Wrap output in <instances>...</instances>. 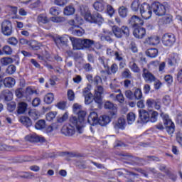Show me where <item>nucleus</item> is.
Here are the masks:
<instances>
[{"label": "nucleus", "mask_w": 182, "mask_h": 182, "mask_svg": "<svg viewBox=\"0 0 182 182\" xmlns=\"http://www.w3.org/2000/svg\"><path fill=\"white\" fill-rule=\"evenodd\" d=\"M80 14L82 16H84L85 21H87V22L97 23L98 25H102V23L105 22V18H103L102 14L95 13L92 16L87 8L81 7Z\"/></svg>", "instance_id": "1"}, {"label": "nucleus", "mask_w": 182, "mask_h": 182, "mask_svg": "<svg viewBox=\"0 0 182 182\" xmlns=\"http://www.w3.org/2000/svg\"><path fill=\"white\" fill-rule=\"evenodd\" d=\"M161 117L162 118V120L164 122V125L163 123H159L155 126L156 129H158V130H164L165 127L168 134H173V133H174L176 127L174 125V122L171 121V119H170L168 114H165L164 112L161 113Z\"/></svg>", "instance_id": "2"}, {"label": "nucleus", "mask_w": 182, "mask_h": 182, "mask_svg": "<svg viewBox=\"0 0 182 182\" xmlns=\"http://www.w3.org/2000/svg\"><path fill=\"white\" fill-rule=\"evenodd\" d=\"M99 116L95 112H92L88 116L87 122L90 126H96L100 124V126H107L111 122L110 117L108 115H102L98 118Z\"/></svg>", "instance_id": "3"}, {"label": "nucleus", "mask_w": 182, "mask_h": 182, "mask_svg": "<svg viewBox=\"0 0 182 182\" xmlns=\"http://www.w3.org/2000/svg\"><path fill=\"white\" fill-rule=\"evenodd\" d=\"M112 32L115 37L120 38L125 36L127 38L130 35V30L128 26H123L121 28L118 26H114L112 27Z\"/></svg>", "instance_id": "4"}, {"label": "nucleus", "mask_w": 182, "mask_h": 182, "mask_svg": "<svg viewBox=\"0 0 182 182\" xmlns=\"http://www.w3.org/2000/svg\"><path fill=\"white\" fill-rule=\"evenodd\" d=\"M152 11L158 16H163L166 15L167 7L164 4H161L159 2L154 3L151 5Z\"/></svg>", "instance_id": "5"}, {"label": "nucleus", "mask_w": 182, "mask_h": 182, "mask_svg": "<svg viewBox=\"0 0 182 182\" xmlns=\"http://www.w3.org/2000/svg\"><path fill=\"white\" fill-rule=\"evenodd\" d=\"M139 11L143 19H150L151 18V14H153V12L149 4L146 3L141 4Z\"/></svg>", "instance_id": "6"}, {"label": "nucleus", "mask_w": 182, "mask_h": 182, "mask_svg": "<svg viewBox=\"0 0 182 182\" xmlns=\"http://www.w3.org/2000/svg\"><path fill=\"white\" fill-rule=\"evenodd\" d=\"M1 31L5 36H11L14 30L12 28V23L9 20H4L1 23Z\"/></svg>", "instance_id": "7"}, {"label": "nucleus", "mask_w": 182, "mask_h": 182, "mask_svg": "<svg viewBox=\"0 0 182 182\" xmlns=\"http://www.w3.org/2000/svg\"><path fill=\"white\" fill-rule=\"evenodd\" d=\"M161 41L164 46L171 48L176 43V36L169 33L164 34L162 36Z\"/></svg>", "instance_id": "8"}, {"label": "nucleus", "mask_w": 182, "mask_h": 182, "mask_svg": "<svg viewBox=\"0 0 182 182\" xmlns=\"http://www.w3.org/2000/svg\"><path fill=\"white\" fill-rule=\"evenodd\" d=\"M82 121L78 119L76 117H71L70 118L69 125L73 127V129H77L78 133L82 134Z\"/></svg>", "instance_id": "9"}, {"label": "nucleus", "mask_w": 182, "mask_h": 182, "mask_svg": "<svg viewBox=\"0 0 182 182\" xmlns=\"http://www.w3.org/2000/svg\"><path fill=\"white\" fill-rule=\"evenodd\" d=\"M25 140H26V141H30L31 143H45V138H43V136H39L36 134L27 135L25 137Z\"/></svg>", "instance_id": "10"}, {"label": "nucleus", "mask_w": 182, "mask_h": 182, "mask_svg": "<svg viewBox=\"0 0 182 182\" xmlns=\"http://www.w3.org/2000/svg\"><path fill=\"white\" fill-rule=\"evenodd\" d=\"M104 92L103 87L98 85L95 89L94 100L98 105H102V95Z\"/></svg>", "instance_id": "11"}, {"label": "nucleus", "mask_w": 182, "mask_h": 182, "mask_svg": "<svg viewBox=\"0 0 182 182\" xmlns=\"http://www.w3.org/2000/svg\"><path fill=\"white\" fill-rule=\"evenodd\" d=\"M142 77L147 83L156 82V77L146 68L143 69Z\"/></svg>", "instance_id": "12"}, {"label": "nucleus", "mask_w": 182, "mask_h": 182, "mask_svg": "<svg viewBox=\"0 0 182 182\" xmlns=\"http://www.w3.org/2000/svg\"><path fill=\"white\" fill-rule=\"evenodd\" d=\"M129 23L132 26V28H136L142 26L144 22L143 20L139 18V16H132L129 21Z\"/></svg>", "instance_id": "13"}, {"label": "nucleus", "mask_w": 182, "mask_h": 182, "mask_svg": "<svg viewBox=\"0 0 182 182\" xmlns=\"http://www.w3.org/2000/svg\"><path fill=\"white\" fill-rule=\"evenodd\" d=\"M70 40L73 45V48L74 50H80L82 49V38H76L75 37H70Z\"/></svg>", "instance_id": "14"}, {"label": "nucleus", "mask_w": 182, "mask_h": 182, "mask_svg": "<svg viewBox=\"0 0 182 182\" xmlns=\"http://www.w3.org/2000/svg\"><path fill=\"white\" fill-rule=\"evenodd\" d=\"M107 5V4L105 2V0H95V2H94L93 4V7L95 11H97L98 12H103L106 9Z\"/></svg>", "instance_id": "15"}, {"label": "nucleus", "mask_w": 182, "mask_h": 182, "mask_svg": "<svg viewBox=\"0 0 182 182\" xmlns=\"http://www.w3.org/2000/svg\"><path fill=\"white\" fill-rule=\"evenodd\" d=\"M180 63V56L178 53H172L168 58V65L169 66H177Z\"/></svg>", "instance_id": "16"}, {"label": "nucleus", "mask_w": 182, "mask_h": 182, "mask_svg": "<svg viewBox=\"0 0 182 182\" xmlns=\"http://www.w3.org/2000/svg\"><path fill=\"white\" fill-rule=\"evenodd\" d=\"M76 130L70 124L64 125L61 129L62 134L64 136H73Z\"/></svg>", "instance_id": "17"}, {"label": "nucleus", "mask_w": 182, "mask_h": 182, "mask_svg": "<svg viewBox=\"0 0 182 182\" xmlns=\"http://www.w3.org/2000/svg\"><path fill=\"white\" fill-rule=\"evenodd\" d=\"M133 35L137 39H143L146 36V28L136 27L133 31Z\"/></svg>", "instance_id": "18"}, {"label": "nucleus", "mask_w": 182, "mask_h": 182, "mask_svg": "<svg viewBox=\"0 0 182 182\" xmlns=\"http://www.w3.org/2000/svg\"><path fill=\"white\" fill-rule=\"evenodd\" d=\"M105 109H108L109 110H112L111 115L112 117H116L117 114V107L114 105V104L112 103L109 101H107L105 104Z\"/></svg>", "instance_id": "19"}, {"label": "nucleus", "mask_w": 182, "mask_h": 182, "mask_svg": "<svg viewBox=\"0 0 182 182\" xmlns=\"http://www.w3.org/2000/svg\"><path fill=\"white\" fill-rule=\"evenodd\" d=\"M1 99H4L5 102H11L14 97V94L9 90H4L1 92Z\"/></svg>", "instance_id": "20"}, {"label": "nucleus", "mask_w": 182, "mask_h": 182, "mask_svg": "<svg viewBox=\"0 0 182 182\" xmlns=\"http://www.w3.org/2000/svg\"><path fill=\"white\" fill-rule=\"evenodd\" d=\"M110 88L114 93H119L116 95V99L119 102V103H123V102H124V97L123 96V94H122L120 89H116V87L112 84L110 85Z\"/></svg>", "instance_id": "21"}, {"label": "nucleus", "mask_w": 182, "mask_h": 182, "mask_svg": "<svg viewBox=\"0 0 182 182\" xmlns=\"http://www.w3.org/2000/svg\"><path fill=\"white\" fill-rule=\"evenodd\" d=\"M146 43H148L149 45H159L160 43V38L156 36H151L146 38L145 40Z\"/></svg>", "instance_id": "22"}, {"label": "nucleus", "mask_w": 182, "mask_h": 182, "mask_svg": "<svg viewBox=\"0 0 182 182\" xmlns=\"http://www.w3.org/2000/svg\"><path fill=\"white\" fill-rule=\"evenodd\" d=\"M139 117L142 123H147L150 121V114L144 109L139 111Z\"/></svg>", "instance_id": "23"}, {"label": "nucleus", "mask_w": 182, "mask_h": 182, "mask_svg": "<svg viewBox=\"0 0 182 182\" xmlns=\"http://www.w3.org/2000/svg\"><path fill=\"white\" fill-rule=\"evenodd\" d=\"M71 31L74 36H83V35H85V29L82 28V27L79 26L72 27Z\"/></svg>", "instance_id": "24"}, {"label": "nucleus", "mask_w": 182, "mask_h": 182, "mask_svg": "<svg viewBox=\"0 0 182 182\" xmlns=\"http://www.w3.org/2000/svg\"><path fill=\"white\" fill-rule=\"evenodd\" d=\"M128 68H129V69H131L132 72L134 73H140V68L136 63L134 60L129 62Z\"/></svg>", "instance_id": "25"}, {"label": "nucleus", "mask_w": 182, "mask_h": 182, "mask_svg": "<svg viewBox=\"0 0 182 182\" xmlns=\"http://www.w3.org/2000/svg\"><path fill=\"white\" fill-rule=\"evenodd\" d=\"M28 109V104L24 102H19L17 107L18 114H23Z\"/></svg>", "instance_id": "26"}, {"label": "nucleus", "mask_w": 182, "mask_h": 182, "mask_svg": "<svg viewBox=\"0 0 182 182\" xmlns=\"http://www.w3.org/2000/svg\"><path fill=\"white\" fill-rule=\"evenodd\" d=\"M68 36H63V37H57L55 39V42L57 45V46H59V45H63V46H65L68 45Z\"/></svg>", "instance_id": "27"}, {"label": "nucleus", "mask_w": 182, "mask_h": 182, "mask_svg": "<svg viewBox=\"0 0 182 182\" xmlns=\"http://www.w3.org/2000/svg\"><path fill=\"white\" fill-rule=\"evenodd\" d=\"M37 22L39 24H46L49 23V18H48V16L45 14H39L37 17Z\"/></svg>", "instance_id": "28"}, {"label": "nucleus", "mask_w": 182, "mask_h": 182, "mask_svg": "<svg viewBox=\"0 0 182 182\" xmlns=\"http://www.w3.org/2000/svg\"><path fill=\"white\" fill-rule=\"evenodd\" d=\"M15 79L11 77H6L4 80V85L6 87H13V86H15Z\"/></svg>", "instance_id": "29"}, {"label": "nucleus", "mask_w": 182, "mask_h": 182, "mask_svg": "<svg viewBox=\"0 0 182 182\" xmlns=\"http://www.w3.org/2000/svg\"><path fill=\"white\" fill-rule=\"evenodd\" d=\"M124 124H126V119L124 118L118 119L117 122L114 124V129H124Z\"/></svg>", "instance_id": "30"}, {"label": "nucleus", "mask_w": 182, "mask_h": 182, "mask_svg": "<svg viewBox=\"0 0 182 182\" xmlns=\"http://www.w3.org/2000/svg\"><path fill=\"white\" fill-rule=\"evenodd\" d=\"M146 55L149 58H156L157 55H159V50L157 48H149L146 50Z\"/></svg>", "instance_id": "31"}, {"label": "nucleus", "mask_w": 182, "mask_h": 182, "mask_svg": "<svg viewBox=\"0 0 182 182\" xmlns=\"http://www.w3.org/2000/svg\"><path fill=\"white\" fill-rule=\"evenodd\" d=\"M20 122L22 123V124H23V126H26V127H31V126H32V121L28 117H21Z\"/></svg>", "instance_id": "32"}, {"label": "nucleus", "mask_w": 182, "mask_h": 182, "mask_svg": "<svg viewBox=\"0 0 182 182\" xmlns=\"http://www.w3.org/2000/svg\"><path fill=\"white\" fill-rule=\"evenodd\" d=\"M54 99H55V95H53V93L49 92L44 97V102L47 105H50L53 103Z\"/></svg>", "instance_id": "33"}, {"label": "nucleus", "mask_w": 182, "mask_h": 182, "mask_svg": "<svg viewBox=\"0 0 182 182\" xmlns=\"http://www.w3.org/2000/svg\"><path fill=\"white\" fill-rule=\"evenodd\" d=\"M9 11H10L11 15H14L11 16L12 19H18L19 18V16L16 15L18 14V7L14 6H9Z\"/></svg>", "instance_id": "34"}, {"label": "nucleus", "mask_w": 182, "mask_h": 182, "mask_svg": "<svg viewBox=\"0 0 182 182\" xmlns=\"http://www.w3.org/2000/svg\"><path fill=\"white\" fill-rule=\"evenodd\" d=\"M95 45V41L90 39H82V48H85V49H89V48H92Z\"/></svg>", "instance_id": "35"}, {"label": "nucleus", "mask_w": 182, "mask_h": 182, "mask_svg": "<svg viewBox=\"0 0 182 182\" xmlns=\"http://www.w3.org/2000/svg\"><path fill=\"white\" fill-rule=\"evenodd\" d=\"M127 12H129V10L124 6H120L118 9V14L121 18H126L127 16Z\"/></svg>", "instance_id": "36"}, {"label": "nucleus", "mask_w": 182, "mask_h": 182, "mask_svg": "<svg viewBox=\"0 0 182 182\" xmlns=\"http://www.w3.org/2000/svg\"><path fill=\"white\" fill-rule=\"evenodd\" d=\"M140 6H141V4H140V1L134 0L131 4V9L134 12H137V11L140 9Z\"/></svg>", "instance_id": "37"}, {"label": "nucleus", "mask_w": 182, "mask_h": 182, "mask_svg": "<svg viewBox=\"0 0 182 182\" xmlns=\"http://www.w3.org/2000/svg\"><path fill=\"white\" fill-rule=\"evenodd\" d=\"M45 127H46V122L43 119L38 120L35 124V128L37 130H42Z\"/></svg>", "instance_id": "38"}, {"label": "nucleus", "mask_w": 182, "mask_h": 182, "mask_svg": "<svg viewBox=\"0 0 182 182\" xmlns=\"http://www.w3.org/2000/svg\"><path fill=\"white\" fill-rule=\"evenodd\" d=\"M1 63L3 66H8V65L14 63V60L11 57H4L1 59Z\"/></svg>", "instance_id": "39"}, {"label": "nucleus", "mask_w": 182, "mask_h": 182, "mask_svg": "<svg viewBox=\"0 0 182 182\" xmlns=\"http://www.w3.org/2000/svg\"><path fill=\"white\" fill-rule=\"evenodd\" d=\"M64 15L69 16L75 14V8L72 6H68L64 9Z\"/></svg>", "instance_id": "40"}, {"label": "nucleus", "mask_w": 182, "mask_h": 182, "mask_svg": "<svg viewBox=\"0 0 182 182\" xmlns=\"http://www.w3.org/2000/svg\"><path fill=\"white\" fill-rule=\"evenodd\" d=\"M2 50L4 55H6L7 56H11V55H12V53H14V50L12 49V48L8 45L3 46Z\"/></svg>", "instance_id": "41"}, {"label": "nucleus", "mask_w": 182, "mask_h": 182, "mask_svg": "<svg viewBox=\"0 0 182 182\" xmlns=\"http://www.w3.org/2000/svg\"><path fill=\"white\" fill-rule=\"evenodd\" d=\"M0 150H6V151H15V150H16V148H15V146H9L0 143Z\"/></svg>", "instance_id": "42"}, {"label": "nucleus", "mask_w": 182, "mask_h": 182, "mask_svg": "<svg viewBox=\"0 0 182 182\" xmlns=\"http://www.w3.org/2000/svg\"><path fill=\"white\" fill-rule=\"evenodd\" d=\"M143 97V92H141V89L137 88L135 90L134 92V100H140Z\"/></svg>", "instance_id": "43"}, {"label": "nucleus", "mask_w": 182, "mask_h": 182, "mask_svg": "<svg viewBox=\"0 0 182 182\" xmlns=\"http://www.w3.org/2000/svg\"><path fill=\"white\" fill-rule=\"evenodd\" d=\"M127 119L129 124H133V123H134V120H136V114L129 112L127 115Z\"/></svg>", "instance_id": "44"}, {"label": "nucleus", "mask_w": 182, "mask_h": 182, "mask_svg": "<svg viewBox=\"0 0 182 182\" xmlns=\"http://www.w3.org/2000/svg\"><path fill=\"white\" fill-rule=\"evenodd\" d=\"M75 165L76 167H78V168L83 170L87 168V166H86V161L83 160L76 161Z\"/></svg>", "instance_id": "45"}, {"label": "nucleus", "mask_w": 182, "mask_h": 182, "mask_svg": "<svg viewBox=\"0 0 182 182\" xmlns=\"http://www.w3.org/2000/svg\"><path fill=\"white\" fill-rule=\"evenodd\" d=\"M122 76L124 79H132V72L129 68H124L122 73Z\"/></svg>", "instance_id": "46"}, {"label": "nucleus", "mask_w": 182, "mask_h": 182, "mask_svg": "<svg viewBox=\"0 0 182 182\" xmlns=\"http://www.w3.org/2000/svg\"><path fill=\"white\" fill-rule=\"evenodd\" d=\"M49 14L53 15V16H58L60 14V10L58 7H51Z\"/></svg>", "instance_id": "47"}, {"label": "nucleus", "mask_w": 182, "mask_h": 182, "mask_svg": "<svg viewBox=\"0 0 182 182\" xmlns=\"http://www.w3.org/2000/svg\"><path fill=\"white\" fill-rule=\"evenodd\" d=\"M56 114H58V112H48L46 114V120H48V122H52V120H53V119L56 117Z\"/></svg>", "instance_id": "48"}, {"label": "nucleus", "mask_w": 182, "mask_h": 182, "mask_svg": "<svg viewBox=\"0 0 182 182\" xmlns=\"http://www.w3.org/2000/svg\"><path fill=\"white\" fill-rule=\"evenodd\" d=\"M159 117V112L154 111L151 114V117L149 118L150 122L151 123H156L157 122V119Z\"/></svg>", "instance_id": "49"}, {"label": "nucleus", "mask_w": 182, "mask_h": 182, "mask_svg": "<svg viewBox=\"0 0 182 182\" xmlns=\"http://www.w3.org/2000/svg\"><path fill=\"white\" fill-rule=\"evenodd\" d=\"M124 95L127 99H128L129 100H134V93H133L132 90H126Z\"/></svg>", "instance_id": "50"}, {"label": "nucleus", "mask_w": 182, "mask_h": 182, "mask_svg": "<svg viewBox=\"0 0 182 182\" xmlns=\"http://www.w3.org/2000/svg\"><path fill=\"white\" fill-rule=\"evenodd\" d=\"M7 43L11 46H16L18 45V39L15 37H10L7 39Z\"/></svg>", "instance_id": "51"}, {"label": "nucleus", "mask_w": 182, "mask_h": 182, "mask_svg": "<svg viewBox=\"0 0 182 182\" xmlns=\"http://www.w3.org/2000/svg\"><path fill=\"white\" fill-rule=\"evenodd\" d=\"M6 72L9 75H14V73H15V72H16V67L14 65H10L8 66Z\"/></svg>", "instance_id": "52"}, {"label": "nucleus", "mask_w": 182, "mask_h": 182, "mask_svg": "<svg viewBox=\"0 0 182 182\" xmlns=\"http://www.w3.org/2000/svg\"><path fill=\"white\" fill-rule=\"evenodd\" d=\"M110 71H108L107 73L108 75H112V73H113L114 75V73H117V71L119 70V66L117 65V64L114 63L111 65L110 67Z\"/></svg>", "instance_id": "53"}, {"label": "nucleus", "mask_w": 182, "mask_h": 182, "mask_svg": "<svg viewBox=\"0 0 182 182\" xmlns=\"http://www.w3.org/2000/svg\"><path fill=\"white\" fill-rule=\"evenodd\" d=\"M76 114H77L78 119L81 122V123H83V120H85V117L86 116V112L80 110L77 112Z\"/></svg>", "instance_id": "54"}, {"label": "nucleus", "mask_w": 182, "mask_h": 182, "mask_svg": "<svg viewBox=\"0 0 182 182\" xmlns=\"http://www.w3.org/2000/svg\"><path fill=\"white\" fill-rule=\"evenodd\" d=\"M50 21H52V22H55V23H59L60 22H65V19L64 17L56 16L51 17Z\"/></svg>", "instance_id": "55"}, {"label": "nucleus", "mask_w": 182, "mask_h": 182, "mask_svg": "<svg viewBox=\"0 0 182 182\" xmlns=\"http://www.w3.org/2000/svg\"><path fill=\"white\" fill-rule=\"evenodd\" d=\"M107 12L109 16L114 15V9L110 4H107Z\"/></svg>", "instance_id": "56"}, {"label": "nucleus", "mask_w": 182, "mask_h": 182, "mask_svg": "<svg viewBox=\"0 0 182 182\" xmlns=\"http://www.w3.org/2000/svg\"><path fill=\"white\" fill-rule=\"evenodd\" d=\"M156 103V100L154 99H148L146 100V105L149 109H153L154 107V104Z\"/></svg>", "instance_id": "57"}, {"label": "nucleus", "mask_w": 182, "mask_h": 182, "mask_svg": "<svg viewBox=\"0 0 182 182\" xmlns=\"http://www.w3.org/2000/svg\"><path fill=\"white\" fill-rule=\"evenodd\" d=\"M28 116H30L33 120H37V119L39 117L38 113L35 110H30L28 112Z\"/></svg>", "instance_id": "58"}, {"label": "nucleus", "mask_w": 182, "mask_h": 182, "mask_svg": "<svg viewBox=\"0 0 182 182\" xmlns=\"http://www.w3.org/2000/svg\"><path fill=\"white\" fill-rule=\"evenodd\" d=\"M68 117H69V115L65 112L62 117L57 119V122L58 123H63V122H66V120H68Z\"/></svg>", "instance_id": "59"}, {"label": "nucleus", "mask_w": 182, "mask_h": 182, "mask_svg": "<svg viewBox=\"0 0 182 182\" xmlns=\"http://www.w3.org/2000/svg\"><path fill=\"white\" fill-rule=\"evenodd\" d=\"M15 109H16V104L15 102H10L7 105L9 112H12Z\"/></svg>", "instance_id": "60"}, {"label": "nucleus", "mask_w": 182, "mask_h": 182, "mask_svg": "<svg viewBox=\"0 0 182 182\" xmlns=\"http://www.w3.org/2000/svg\"><path fill=\"white\" fill-rule=\"evenodd\" d=\"M83 69L85 72H93V67L90 63L84 64Z\"/></svg>", "instance_id": "61"}, {"label": "nucleus", "mask_w": 182, "mask_h": 182, "mask_svg": "<svg viewBox=\"0 0 182 182\" xmlns=\"http://www.w3.org/2000/svg\"><path fill=\"white\" fill-rule=\"evenodd\" d=\"M54 4L58 6H63L68 4V0H55Z\"/></svg>", "instance_id": "62"}, {"label": "nucleus", "mask_w": 182, "mask_h": 182, "mask_svg": "<svg viewBox=\"0 0 182 182\" xmlns=\"http://www.w3.org/2000/svg\"><path fill=\"white\" fill-rule=\"evenodd\" d=\"M56 107L61 110H65L66 109V102L61 101L57 103Z\"/></svg>", "instance_id": "63"}, {"label": "nucleus", "mask_w": 182, "mask_h": 182, "mask_svg": "<svg viewBox=\"0 0 182 182\" xmlns=\"http://www.w3.org/2000/svg\"><path fill=\"white\" fill-rule=\"evenodd\" d=\"M177 80L179 83H182V68L178 70Z\"/></svg>", "instance_id": "64"}]
</instances>
